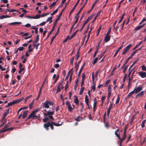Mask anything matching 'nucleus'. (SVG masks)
<instances>
[{
	"instance_id": "obj_51",
	"label": "nucleus",
	"mask_w": 146,
	"mask_h": 146,
	"mask_svg": "<svg viewBox=\"0 0 146 146\" xmlns=\"http://www.w3.org/2000/svg\"><path fill=\"white\" fill-rule=\"evenodd\" d=\"M98 60V58L97 57L96 58L94 59L93 62V63L94 65L96 63Z\"/></svg>"
},
{
	"instance_id": "obj_15",
	"label": "nucleus",
	"mask_w": 146,
	"mask_h": 146,
	"mask_svg": "<svg viewBox=\"0 0 146 146\" xmlns=\"http://www.w3.org/2000/svg\"><path fill=\"white\" fill-rule=\"evenodd\" d=\"M80 1V0H78L77 1L76 3L74 5V7H73V8L72 9V10L70 11V13L69 14V17L70 16L71 14V13H72V12L75 9V8L77 6V5L78 4V3H79Z\"/></svg>"
},
{
	"instance_id": "obj_26",
	"label": "nucleus",
	"mask_w": 146,
	"mask_h": 146,
	"mask_svg": "<svg viewBox=\"0 0 146 146\" xmlns=\"http://www.w3.org/2000/svg\"><path fill=\"white\" fill-rule=\"evenodd\" d=\"M11 17L9 16L6 15H2L0 16V19H3L4 18H9L10 17Z\"/></svg>"
},
{
	"instance_id": "obj_20",
	"label": "nucleus",
	"mask_w": 146,
	"mask_h": 146,
	"mask_svg": "<svg viewBox=\"0 0 146 146\" xmlns=\"http://www.w3.org/2000/svg\"><path fill=\"white\" fill-rule=\"evenodd\" d=\"M22 24V23L21 22H12L9 23V24L10 25H19L20 24Z\"/></svg>"
},
{
	"instance_id": "obj_30",
	"label": "nucleus",
	"mask_w": 146,
	"mask_h": 146,
	"mask_svg": "<svg viewBox=\"0 0 146 146\" xmlns=\"http://www.w3.org/2000/svg\"><path fill=\"white\" fill-rule=\"evenodd\" d=\"M135 89H134V90L131 91V92L129 93L128 94V96H131L135 92Z\"/></svg>"
},
{
	"instance_id": "obj_61",
	"label": "nucleus",
	"mask_w": 146,
	"mask_h": 146,
	"mask_svg": "<svg viewBox=\"0 0 146 146\" xmlns=\"http://www.w3.org/2000/svg\"><path fill=\"white\" fill-rule=\"evenodd\" d=\"M32 96L31 95H30V96H27L26 98L25 99V102H26L27 100H28V99L30 98L31 97H32Z\"/></svg>"
},
{
	"instance_id": "obj_47",
	"label": "nucleus",
	"mask_w": 146,
	"mask_h": 146,
	"mask_svg": "<svg viewBox=\"0 0 146 146\" xmlns=\"http://www.w3.org/2000/svg\"><path fill=\"white\" fill-rule=\"evenodd\" d=\"M94 84L93 86H92L91 87L92 89L93 90V92L96 89V83H94Z\"/></svg>"
},
{
	"instance_id": "obj_17",
	"label": "nucleus",
	"mask_w": 146,
	"mask_h": 146,
	"mask_svg": "<svg viewBox=\"0 0 146 146\" xmlns=\"http://www.w3.org/2000/svg\"><path fill=\"white\" fill-rule=\"evenodd\" d=\"M110 39V36L106 35L104 39V41L106 42L109 41Z\"/></svg>"
},
{
	"instance_id": "obj_42",
	"label": "nucleus",
	"mask_w": 146,
	"mask_h": 146,
	"mask_svg": "<svg viewBox=\"0 0 146 146\" xmlns=\"http://www.w3.org/2000/svg\"><path fill=\"white\" fill-rule=\"evenodd\" d=\"M68 111L70 112H72L73 108H72L70 106H68Z\"/></svg>"
},
{
	"instance_id": "obj_21",
	"label": "nucleus",
	"mask_w": 146,
	"mask_h": 146,
	"mask_svg": "<svg viewBox=\"0 0 146 146\" xmlns=\"http://www.w3.org/2000/svg\"><path fill=\"white\" fill-rule=\"evenodd\" d=\"M143 94H144V91H141L140 92V93H139V94H137L135 98H137L141 97L142 96H143Z\"/></svg>"
},
{
	"instance_id": "obj_23",
	"label": "nucleus",
	"mask_w": 146,
	"mask_h": 146,
	"mask_svg": "<svg viewBox=\"0 0 146 146\" xmlns=\"http://www.w3.org/2000/svg\"><path fill=\"white\" fill-rule=\"evenodd\" d=\"M85 102L86 103V105L88 106H89V100L88 98V96L87 95H86L85 96Z\"/></svg>"
},
{
	"instance_id": "obj_34",
	"label": "nucleus",
	"mask_w": 146,
	"mask_h": 146,
	"mask_svg": "<svg viewBox=\"0 0 146 146\" xmlns=\"http://www.w3.org/2000/svg\"><path fill=\"white\" fill-rule=\"evenodd\" d=\"M6 121L5 119H2V123L1 125V127L3 126L5 124V123Z\"/></svg>"
},
{
	"instance_id": "obj_22",
	"label": "nucleus",
	"mask_w": 146,
	"mask_h": 146,
	"mask_svg": "<svg viewBox=\"0 0 146 146\" xmlns=\"http://www.w3.org/2000/svg\"><path fill=\"white\" fill-rule=\"evenodd\" d=\"M28 112V110H26L23 112V119H24L26 117L27 115V113Z\"/></svg>"
},
{
	"instance_id": "obj_33",
	"label": "nucleus",
	"mask_w": 146,
	"mask_h": 146,
	"mask_svg": "<svg viewBox=\"0 0 146 146\" xmlns=\"http://www.w3.org/2000/svg\"><path fill=\"white\" fill-rule=\"evenodd\" d=\"M146 119L144 120L143 122H142L141 125V127L142 128H143L145 126V124L146 123Z\"/></svg>"
},
{
	"instance_id": "obj_54",
	"label": "nucleus",
	"mask_w": 146,
	"mask_h": 146,
	"mask_svg": "<svg viewBox=\"0 0 146 146\" xmlns=\"http://www.w3.org/2000/svg\"><path fill=\"white\" fill-rule=\"evenodd\" d=\"M74 57H73L71 59V60H70V63L72 65H73V62L74 61Z\"/></svg>"
},
{
	"instance_id": "obj_56",
	"label": "nucleus",
	"mask_w": 146,
	"mask_h": 146,
	"mask_svg": "<svg viewBox=\"0 0 146 146\" xmlns=\"http://www.w3.org/2000/svg\"><path fill=\"white\" fill-rule=\"evenodd\" d=\"M113 103H110V106H109L108 109H109L110 110L111 109L113 108Z\"/></svg>"
},
{
	"instance_id": "obj_32",
	"label": "nucleus",
	"mask_w": 146,
	"mask_h": 146,
	"mask_svg": "<svg viewBox=\"0 0 146 146\" xmlns=\"http://www.w3.org/2000/svg\"><path fill=\"white\" fill-rule=\"evenodd\" d=\"M120 100V97H119V94H118L117 96V98L116 100L115 104H118V103H119V101Z\"/></svg>"
},
{
	"instance_id": "obj_8",
	"label": "nucleus",
	"mask_w": 146,
	"mask_h": 146,
	"mask_svg": "<svg viewBox=\"0 0 146 146\" xmlns=\"http://www.w3.org/2000/svg\"><path fill=\"white\" fill-rule=\"evenodd\" d=\"M131 44H129L123 49V51L122 53L123 55L125 54L129 50L131 46Z\"/></svg>"
},
{
	"instance_id": "obj_35",
	"label": "nucleus",
	"mask_w": 146,
	"mask_h": 146,
	"mask_svg": "<svg viewBox=\"0 0 146 146\" xmlns=\"http://www.w3.org/2000/svg\"><path fill=\"white\" fill-rule=\"evenodd\" d=\"M66 0H62L61 3V4L58 6V8H60L62 7L63 5V3L66 1Z\"/></svg>"
},
{
	"instance_id": "obj_1",
	"label": "nucleus",
	"mask_w": 146,
	"mask_h": 146,
	"mask_svg": "<svg viewBox=\"0 0 146 146\" xmlns=\"http://www.w3.org/2000/svg\"><path fill=\"white\" fill-rule=\"evenodd\" d=\"M53 121L48 122L47 123H44L43 124V127L47 131H48L49 129V127H50V128L52 130H53L54 129V125L52 123Z\"/></svg>"
},
{
	"instance_id": "obj_53",
	"label": "nucleus",
	"mask_w": 146,
	"mask_h": 146,
	"mask_svg": "<svg viewBox=\"0 0 146 146\" xmlns=\"http://www.w3.org/2000/svg\"><path fill=\"white\" fill-rule=\"evenodd\" d=\"M76 34V33L75 32L70 37V38H69V40H70L72 39V38H73V37Z\"/></svg>"
},
{
	"instance_id": "obj_43",
	"label": "nucleus",
	"mask_w": 146,
	"mask_h": 146,
	"mask_svg": "<svg viewBox=\"0 0 146 146\" xmlns=\"http://www.w3.org/2000/svg\"><path fill=\"white\" fill-rule=\"evenodd\" d=\"M48 120H49L48 117H44L43 119V121L44 122H46Z\"/></svg>"
},
{
	"instance_id": "obj_2",
	"label": "nucleus",
	"mask_w": 146,
	"mask_h": 146,
	"mask_svg": "<svg viewBox=\"0 0 146 146\" xmlns=\"http://www.w3.org/2000/svg\"><path fill=\"white\" fill-rule=\"evenodd\" d=\"M44 111L47 112L46 113H44V116H48V118H50L51 121H53L54 120L53 117L52 116V115H54V111H47L45 109H44Z\"/></svg>"
},
{
	"instance_id": "obj_41",
	"label": "nucleus",
	"mask_w": 146,
	"mask_h": 146,
	"mask_svg": "<svg viewBox=\"0 0 146 146\" xmlns=\"http://www.w3.org/2000/svg\"><path fill=\"white\" fill-rule=\"evenodd\" d=\"M61 91V89L60 88V87L59 86H58L57 87V89L56 92V93H59Z\"/></svg>"
},
{
	"instance_id": "obj_18",
	"label": "nucleus",
	"mask_w": 146,
	"mask_h": 146,
	"mask_svg": "<svg viewBox=\"0 0 146 146\" xmlns=\"http://www.w3.org/2000/svg\"><path fill=\"white\" fill-rule=\"evenodd\" d=\"M99 0H96L95 1V2H94V3L92 5V7H91V9H90L89 11L88 12V13H89L93 9H94L96 4V3H97V1H98Z\"/></svg>"
},
{
	"instance_id": "obj_52",
	"label": "nucleus",
	"mask_w": 146,
	"mask_h": 146,
	"mask_svg": "<svg viewBox=\"0 0 146 146\" xmlns=\"http://www.w3.org/2000/svg\"><path fill=\"white\" fill-rule=\"evenodd\" d=\"M45 80H46V78L45 79L44 81V82H43V83L42 86H41V87L40 88V89H39V92H41V90H42V87L43 86H44V83H45Z\"/></svg>"
},
{
	"instance_id": "obj_50",
	"label": "nucleus",
	"mask_w": 146,
	"mask_h": 146,
	"mask_svg": "<svg viewBox=\"0 0 146 146\" xmlns=\"http://www.w3.org/2000/svg\"><path fill=\"white\" fill-rule=\"evenodd\" d=\"M49 14H50L49 13H45L44 14H42L41 15H40V17H43Z\"/></svg>"
},
{
	"instance_id": "obj_37",
	"label": "nucleus",
	"mask_w": 146,
	"mask_h": 146,
	"mask_svg": "<svg viewBox=\"0 0 146 146\" xmlns=\"http://www.w3.org/2000/svg\"><path fill=\"white\" fill-rule=\"evenodd\" d=\"M92 82L93 84L94 83H96L95 82H94V72H93L92 74Z\"/></svg>"
},
{
	"instance_id": "obj_7",
	"label": "nucleus",
	"mask_w": 146,
	"mask_h": 146,
	"mask_svg": "<svg viewBox=\"0 0 146 146\" xmlns=\"http://www.w3.org/2000/svg\"><path fill=\"white\" fill-rule=\"evenodd\" d=\"M40 110V109L39 108H38L37 109H36L34 110L33 111H32L34 112V115L35 116H36V117H35V119H39V117L40 115V114H38V115H35V114L36 113L39 111Z\"/></svg>"
},
{
	"instance_id": "obj_40",
	"label": "nucleus",
	"mask_w": 146,
	"mask_h": 146,
	"mask_svg": "<svg viewBox=\"0 0 146 146\" xmlns=\"http://www.w3.org/2000/svg\"><path fill=\"white\" fill-rule=\"evenodd\" d=\"M133 55H132L131 54V55L129 57H128V58H127L126 60V63H127V62H128V60H129L131 58H132V57H133Z\"/></svg>"
},
{
	"instance_id": "obj_5",
	"label": "nucleus",
	"mask_w": 146,
	"mask_h": 146,
	"mask_svg": "<svg viewBox=\"0 0 146 146\" xmlns=\"http://www.w3.org/2000/svg\"><path fill=\"white\" fill-rule=\"evenodd\" d=\"M23 98L22 97L21 98L17 99L13 101L12 102L8 103L10 106L13 105L15 104H18L21 102Z\"/></svg>"
},
{
	"instance_id": "obj_16",
	"label": "nucleus",
	"mask_w": 146,
	"mask_h": 146,
	"mask_svg": "<svg viewBox=\"0 0 146 146\" xmlns=\"http://www.w3.org/2000/svg\"><path fill=\"white\" fill-rule=\"evenodd\" d=\"M134 89H135V93H138L143 89V87H137L136 88V86Z\"/></svg>"
},
{
	"instance_id": "obj_45",
	"label": "nucleus",
	"mask_w": 146,
	"mask_h": 146,
	"mask_svg": "<svg viewBox=\"0 0 146 146\" xmlns=\"http://www.w3.org/2000/svg\"><path fill=\"white\" fill-rule=\"evenodd\" d=\"M58 8H57V9H56L55 11H54L51 14V15H53L54 14H55L58 11Z\"/></svg>"
},
{
	"instance_id": "obj_31",
	"label": "nucleus",
	"mask_w": 146,
	"mask_h": 146,
	"mask_svg": "<svg viewBox=\"0 0 146 146\" xmlns=\"http://www.w3.org/2000/svg\"><path fill=\"white\" fill-rule=\"evenodd\" d=\"M39 35H37L36 36V40L35 41H33V43H35L39 41Z\"/></svg>"
},
{
	"instance_id": "obj_46",
	"label": "nucleus",
	"mask_w": 146,
	"mask_h": 146,
	"mask_svg": "<svg viewBox=\"0 0 146 146\" xmlns=\"http://www.w3.org/2000/svg\"><path fill=\"white\" fill-rule=\"evenodd\" d=\"M115 135L117 137L118 139H120V133H118L117 132H115Z\"/></svg>"
},
{
	"instance_id": "obj_29",
	"label": "nucleus",
	"mask_w": 146,
	"mask_h": 146,
	"mask_svg": "<svg viewBox=\"0 0 146 146\" xmlns=\"http://www.w3.org/2000/svg\"><path fill=\"white\" fill-rule=\"evenodd\" d=\"M74 102L76 105L79 104V100L77 97L76 96L74 100Z\"/></svg>"
},
{
	"instance_id": "obj_58",
	"label": "nucleus",
	"mask_w": 146,
	"mask_h": 146,
	"mask_svg": "<svg viewBox=\"0 0 146 146\" xmlns=\"http://www.w3.org/2000/svg\"><path fill=\"white\" fill-rule=\"evenodd\" d=\"M46 23V21H44V22L41 23H40L39 25H37V26H39V25H40V26H43V25H44Z\"/></svg>"
},
{
	"instance_id": "obj_63",
	"label": "nucleus",
	"mask_w": 146,
	"mask_h": 146,
	"mask_svg": "<svg viewBox=\"0 0 146 146\" xmlns=\"http://www.w3.org/2000/svg\"><path fill=\"white\" fill-rule=\"evenodd\" d=\"M86 76H85V73H83L82 75V80H84L86 78Z\"/></svg>"
},
{
	"instance_id": "obj_55",
	"label": "nucleus",
	"mask_w": 146,
	"mask_h": 146,
	"mask_svg": "<svg viewBox=\"0 0 146 146\" xmlns=\"http://www.w3.org/2000/svg\"><path fill=\"white\" fill-rule=\"evenodd\" d=\"M111 32V27H110V28H109L108 29V32L106 34V35H109L110 34Z\"/></svg>"
},
{
	"instance_id": "obj_57",
	"label": "nucleus",
	"mask_w": 146,
	"mask_h": 146,
	"mask_svg": "<svg viewBox=\"0 0 146 146\" xmlns=\"http://www.w3.org/2000/svg\"><path fill=\"white\" fill-rule=\"evenodd\" d=\"M119 140V141L118 142V143H121L124 140L123 138L121 139L120 137V139H118Z\"/></svg>"
},
{
	"instance_id": "obj_13",
	"label": "nucleus",
	"mask_w": 146,
	"mask_h": 146,
	"mask_svg": "<svg viewBox=\"0 0 146 146\" xmlns=\"http://www.w3.org/2000/svg\"><path fill=\"white\" fill-rule=\"evenodd\" d=\"M139 75L142 78L146 77V73L145 72L141 71L139 72Z\"/></svg>"
},
{
	"instance_id": "obj_49",
	"label": "nucleus",
	"mask_w": 146,
	"mask_h": 146,
	"mask_svg": "<svg viewBox=\"0 0 146 146\" xmlns=\"http://www.w3.org/2000/svg\"><path fill=\"white\" fill-rule=\"evenodd\" d=\"M68 81H67L66 82V84L65 86V90L66 91V89L68 88Z\"/></svg>"
},
{
	"instance_id": "obj_12",
	"label": "nucleus",
	"mask_w": 146,
	"mask_h": 146,
	"mask_svg": "<svg viewBox=\"0 0 146 146\" xmlns=\"http://www.w3.org/2000/svg\"><path fill=\"white\" fill-rule=\"evenodd\" d=\"M88 0H86L85 3H84V5L82 6V7L80 9L79 11L78 12V13H77V15H76V16L75 17V18H76L80 14V13L82 11L83 9V8L85 7V6L86 5V3H87V1H88Z\"/></svg>"
},
{
	"instance_id": "obj_64",
	"label": "nucleus",
	"mask_w": 146,
	"mask_h": 146,
	"mask_svg": "<svg viewBox=\"0 0 146 146\" xmlns=\"http://www.w3.org/2000/svg\"><path fill=\"white\" fill-rule=\"evenodd\" d=\"M59 74H58L55 80L54 81V83H55L57 82V80H58V79L59 78Z\"/></svg>"
},
{
	"instance_id": "obj_39",
	"label": "nucleus",
	"mask_w": 146,
	"mask_h": 146,
	"mask_svg": "<svg viewBox=\"0 0 146 146\" xmlns=\"http://www.w3.org/2000/svg\"><path fill=\"white\" fill-rule=\"evenodd\" d=\"M81 62V60L79 61L78 62V64H77V67H76V72H77V71L78 70V68H79V64H80V63Z\"/></svg>"
},
{
	"instance_id": "obj_48",
	"label": "nucleus",
	"mask_w": 146,
	"mask_h": 146,
	"mask_svg": "<svg viewBox=\"0 0 146 146\" xmlns=\"http://www.w3.org/2000/svg\"><path fill=\"white\" fill-rule=\"evenodd\" d=\"M40 17V15H35V16L33 17L34 19H39Z\"/></svg>"
},
{
	"instance_id": "obj_60",
	"label": "nucleus",
	"mask_w": 146,
	"mask_h": 146,
	"mask_svg": "<svg viewBox=\"0 0 146 146\" xmlns=\"http://www.w3.org/2000/svg\"><path fill=\"white\" fill-rule=\"evenodd\" d=\"M128 66L127 65L124 68V69L123 70V73H124L126 70L127 69Z\"/></svg>"
},
{
	"instance_id": "obj_59",
	"label": "nucleus",
	"mask_w": 146,
	"mask_h": 146,
	"mask_svg": "<svg viewBox=\"0 0 146 146\" xmlns=\"http://www.w3.org/2000/svg\"><path fill=\"white\" fill-rule=\"evenodd\" d=\"M135 118V115L133 116H132V118L131 119V120L130 122V123L131 124H132V123H133V122L134 120V119Z\"/></svg>"
},
{
	"instance_id": "obj_44",
	"label": "nucleus",
	"mask_w": 146,
	"mask_h": 146,
	"mask_svg": "<svg viewBox=\"0 0 146 146\" xmlns=\"http://www.w3.org/2000/svg\"><path fill=\"white\" fill-rule=\"evenodd\" d=\"M9 127V123H7L5 125L4 127L2 129H3L4 130H6V128H8Z\"/></svg>"
},
{
	"instance_id": "obj_9",
	"label": "nucleus",
	"mask_w": 146,
	"mask_h": 146,
	"mask_svg": "<svg viewBox=\"0 0 146 146\" xmlns=\"http://www.w3.org/2000/svg\"><path fill=\"white\" fill-rule=\"evenodd\" d=\"M60 25L58 28L57 30V32H56V33L52 37V39H51V41H50V45H51L52 44V42L54 40V39L56 37V36L59 33V31H60Z\"/></svg>"
},
{
	"instance_id": "obj_14",
	"label": "nucleus",
	"mask_w": 146,
	"mask_h": 146,
	"mask_svg": "<svg viewBox=\"0 0 146 146\" xmlns=\"http://www.w3.org/2000/svg\"><path fill=\"white\" fill-rule=\"evenodd\" d=\"M10 108L8 109L3 114V116L1 117V119H4L7 115L9 113V110Z\"/></svg>"
},
{
	"instance_id": "obj_10",
	"label": "nucleus",
	"mask_w": 146,
	"mask_h": 146,
	"mask_svg": "<svg viewBox=\"0 0 146 146\" xmlns=\"http://www.w3.org/2000/svg\"><path fill=\"white\" fill-rule=\"evenodd\" d=\"M34 112L32 111L31 114L29 115L28 117L26 119L25 121H27L28 119H35V117H36V116H35L34 115Z\"/></svg>"
},
{
	"instance_id": "obj_27",
	"label": "nucleus",
	"mask_w": 146,
	"mask_h": 146,
	"mask_svg": "<svg viewBox=\"0 0 146 146\" xmlns=\"http://www.w3.org/2000/svg\"><path fill=\"white\" fill-rule=\"evenodd\" d=\"M83 119V117H80L79 116H78L76 118H75V120L80 121L81 120H82Z\"/></svg>"
},
{
	"instance_id": "obj_24",
	"label": "nucleus",
	"mask_w": 146,
	"mask_h": 146,
	"mask_svg": "<svg viewBox=\"0 0 146 146\" xmlns=\"http://www.w3.org/2000/svg\"><path fill=\"white\" fill-rule=\"evenodd\" d=\"M101 13V11H99L96 14V16L94 17V19L93 21H92V23L96 21V19L97 17L99 15L100 13Z\"/></svg>"
},
{
	"instance_id": "obj_11",
	"label": "nucleus",
	"mask_w": 146,
	"mask_h": 146,
	"mask_svg": "<svg viewBox=\"0 0 146 146\" xmlns=\"http://www.w3.org/2000/svg\"><path fill=\"white\" fill-rule=\"evenodd\" d=\"M58 22V21H57V20H55V22H54V25H53V26L52 29V30L51 31L49 32V33L48 35L47 36V37L46 38V39H47V38H48L49 37L50 35L53 31L54 30V28H55L56 25V24H57V23Z\"/></svg>"
},
{
	"instance_id": "obj_38",
	"label": "nucleus",
	"mask_w": 146,
	"mask_h": 146,
	"mask_svg": "<svg viewBox=\"0 0 146 146\" xmlns=\"http://www.w3.org/2000/svg\"><path fill=\"white\" fill-rule=\"evenodd\" d=\"M84 87H81V89L79 92V94L80 95H81L82 94L83 91L84 90Z\"/></svg>"
},
{
	"instance_id": "obj_28",
	"label": "nucleus",
	"mask_w": 146,
	"mask_h": 146,
	"mask_svg": "<svg viewBox=\"0 0 146 146\" xmlns=\"http://www.w3.org/2000/svg\"><path fill=\"white\" fill-rule=\"evenodd\" d=\"M52 123L53 124V125H54L56 126H59L60 125H61L62 123H63V122H62L61 124H59L56 123H55V122H54L53 121Z\"/></svg>"
},
{
	"instance_id": "obj_62",
	"label": "nucleus",
	"mask_w": 146,
	"mask_h": 146,
	"mask_svg": "<svg viewBox=\"0 0 146 146\" xmlns=\"http://www.w3.org/2000/svg\"><path fill=\"white\" fill-rule=\"evenodd\" d=\"M142 70L144 71H146V67L144 65L142 66Z\"/></svg>"
},
{
	"instance_id": "obj_19",
	"label": "nucleus",
	"mask_w": 146,
	"mask_h": 146,
	"mask_svg": "<svg viewBox=\"0 0 146 146\" xmlns=\"http://www.w3.org/2000/svg\"><path fill=\"white\" fill-rule=\"evenodd\" d=\"M145 24H144L142 25H139L137 27H135V30L136 31H137L140 29L142 28H143L144 26L145 25Z\"/></svg>"
},
{
	"instance_id": "obj_4",
	"label": "nucleus",
	"mask_w": 146,
	"mask_h": 146,
	"mask_svg": "<svg viewBox=\"0 0 146 146\" xmlns=\"http://www.w3.org/2000/svg\"><path fill=\"white\" fill-rule=\"evenodd\" d=\"M53 105V103L51 101L47 100L42 104V108H43V109L44 108H48L49 107V105L52 106Z\"/></svg>"
},
{
	"instance_id": "obj_3",
	"label": "nucleus",
	"mask_w": 146,
	"mask_h": 146,
	"mask_svg": "<svg viewBox=\"0 0 146 146\" xmlns=\"http://www.w3.org/2000/svg\"><path fill=\"white\" fill-rule=\"evenodd\" d=\"M44 111L47 112L46 113H44V116H48V118H50L51 121H53L54 120L53 117L52 116V115H54V111H47L45 109H44Z\"/></svg>"
},
{
	"instance_id": "obj_36",
	"label": "nucleus",
	"mask_w": 146,
	"mask_h": 146,
	"mask_svg": "<svg viewBox=\"0 0 146 146\" xmlns=\"http://www.w3.org/2000/svg\"><path fill=\"white\" fill-rule=\"evenodd\" d=\"M56 1L53 2L52 4L49 7L50 9H51V8L56 5Z\"/></svg>"
},
{
	"instance_id": "obj_6",
	"label": "nucleus",
	"mask_w": 146,
	"mask_h": 146,
	"mask_svg": "<svg viewBox=\"0 0 146 146\" xmlns=\"http://www.w3.org/2000/svg\"><path fill=\"white\" fill-rule=\"evenodd\" d=\"M92 19V17H88L87 19L85 21L84 24H83L82 27L81 28L80 31L81 32L82 31V30L84 28V27L85 26V25L88 22H89Z\"/></svg>"
},
{
	"instance_id": "obj_25",
	"label": "nucleus",
	"mask_w": 146,
	"mask_h": 146,
	"mask_svg": "<svg viewBox=\"0 0 146 146\" xmlns=\"http://www.w3.org/2000/svg\"><path fill=\"white\" fill-rule=\"evenodd\" d=\"M122 46H121L118 48V49L115 52V53L113 56L114 57H115L116 55L117 54L118 52H119V50H121V49H122Z\"/></svg>"
}]
</instances>
